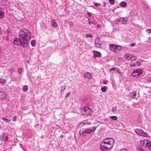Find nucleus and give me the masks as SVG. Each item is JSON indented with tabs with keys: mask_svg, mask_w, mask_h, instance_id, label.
I'll return each mask as SVG.
<instances>
[{
	"mask_svg": "<svg viewBox=\"0 0 151 151\" xmlns=\"http://www.w3.org/2000/svg\"><path fill=\"white\" fill-rule=\"evenodd\" d=\"M146 31L149 33H151V29H147L146 30Z\"/></svg>",
	"mask_w": 151,
	"mask_h": 151,
	"instance_id": "obj_42",
	"label": "nucleus"
},
{
	"mask_svg": "<svg viewBox=\"0 0 151 151\" xmlns=\"http://www.w3.org/2000/svg\"><path fill=\"white\" fill-rule=\"evenodd\" d=\"M109 118L111 119L112 120H116L117 119V117L115 116H110Z\"/></svg>",
	"mask_w": 151,
	"mask_h": 151,
	"instance_id": "obj_25",
	"label": "nucleus"
},
{
	"mask_svg": "<svg viewBox=\"0 0 151 151\" xmlns=\"http://www.w3.org/2000/svg\"><path fill=\"white\" fill-rule=\"evenodd\" d=\"M120 151H127V150L125 149H123L121 150Z\"/></svg>",
	"mask_w": 151,
	"mask_h": 151,
	"instance_id": "obj_44",
	"label": "nucleus"
},
{
	"mask_svg": "<svg viewBox=\"0 0 151 151\" xmlns=\"http://www.w3.org/2000/svg\"><path fill=\"white\" fill-rule=\"evenodd\" d=\"M6 95L4 92L2 91H0V99L3 100L5 97Z\"/></svg>",
	"mask_w": 151,
	"mask_h": 151,
	"instance_id": "obj_10",
	"label": "nucleus"
},
{
	"mask_svg": "<svg viewBox=\"0 0 151 151\" xmlns=\"http://www.w3.org/2000/svg\"><path fill=\"white\" fill-rule=\"evenodd\" d=\"M93 54L94 57H99L101 55V53L100 52L95 50L93 52Z\"/></svg>",
	"mask_w": 151,
	"mask_h": 151,
	"instance_id": "obj_12",
	"label": "nucleus"
},
{
	"mask_svg": "<svg viewBox=\"0 0 151 151\" xmlns=\"http://www.w3.org/2000/svg\"><path fill=\"white\" fill-rule=\"evenodd\" d=\"M96 129V127H94L91 129L84 128L81 129L79 132V134L81 136H86L87 134H89L92 132H94Z\"/></svg>",
	"mask_w": 151,
	"mask_h": 151,
	"instance_id": "obj_3",
	"label": "nucleus"
},
{
	"mask_svg": "<svg viewBox=\"0 0 151 151\" xmlns=\"http://www.w3.org/2000/svg\"><path fill=\"white\" fill-rule=\"evenodd\" d=\"M122 47L120 45V47H117L116 48V50L119 51L122 49Z\"/></svg>",
	"mask_w": 151,
	"mask_h": 151,
	"instance_id": "obj_31",
	"label": "nucleus"
},
{
	"mask_svg": "<svg viewBox=\"0 0 151 151\" xmlns=\"http://www.w3.org/2000/svg\"><path fill=\"white\" fill-rule=\"evenodd\" d=\"M63 137V135H61L60 136V137L61 138H62Z\"/></svg>",
	"mask_w": 151,
	"mask_h": 151,
	"instance_id": "obj_47",
	"label": "nucleus"
},
{
	"mask_svg": "<svg viewBox=\"0 0 151 151\" xmlns=\"http://www.w3.org/2000/svg\"><path fill=\"white\" fill-rule=\"evenodd\" d=\"M94 4L96 6H101V4L99 3H96L95 2H94Z\"/></svg>",
	"mask_w": 151,
	"mask_h": 151,
	"instance_id": "obj_34",
	"label": "nucleus"
},
{
	"mask_svg": "<svg viewBox=\"0 0 151 151\" xmlns=\"http://www.w3.org/2000/svg\"><path fill=\"white\" fill-rule=\"evenodd\" d=\"M136 95V92L134 91L132 93H130L129 94L128 96L132 98H134Z\"/></svg>",
	"mask_w": 151,
	"mask_h": 151,
	"instance_id": "obj_13",
	"label": "nucleus"
},
{
	"mask_svg": "<svg viewBox=\"0 0 151 151\" xmlns=\"http://www.w3.org/2000/svg\"><path fill=\"white\" fill-rule=\"evenodd\" d=\"M70 92H69V93H67V94H66L65 98L68 97L70 96Z\"/></svg>",
	"mask_w": 151,
	"mask_h": 151,
	"instance_id": "obj_41",
	"label": "nucleus"
},
{
	"mask_svg": "<svg viewBox=\"0 0 151 151\" xmlns=\"http://www.w3.org/2000/svg\"><path fill=\"white\" fill-rule=\"evenodd\" d=\"M1 27H0V32H1Z\"/></svg>",
	"mask_w": 151,
	"mask_h": 151,
	"instance_id": "obj_51",
	"label": "nucleus"
},
{
	"mask_svg": "<svg viewBox=\"0 0 151 151\" xmlns=\"http://www.w3.org/2000/svg\"><path fill=\"white\" fill-rule=\"evenodd\" d=\"M13 70H14V69L12 68H11L9 70V72L10 73H12Z\"/></svg>",
	"mask_w": 151,
	"mask_h": 151,
	"instance_id": "obj_38",
	"label": "nucleus"
},
{
	"mask_svg": "<svg viewBox=\"0 0 151 151\" xmlns=\"http://www.w3.org/2000/svg\"><path fill=\"white\" fill-rule=\"evenodd\" d=\"M31 45L32 46H34L35 45V40H32L31 41Z\"/></svg>",
	"mask_w": 151,
	"mask_h": 151,
	"instance_id": "obj_28",
	"label": "nucleus"
},
{
	"mask_svg": "<svg viewBox=\"0 0 151 151\" xmlns=\"http://www.w3.org/2000/svg\"><path fill=\"white\" fill-rule=\"evenodd\" d=\"M137 151H146L143 148L140 146H138L136 147Z\"/></svg>",
	"mask_w": 151,
	"mask_h": 151,
	"instance_id": "obj_19",
	"label": "nucleus"
},
{
	"mask_svg": "<svg viewBox=\"0 0 151 151\" xmlns=\"http://www.w3.org/2000/svg\"><path fill=\"white\" fill-rule=\"evenodd\" d=\"M96 45L97 47H99L101 46V45L100 44H96Z\"/></svg>",
	"mask_w": 151,
	"mask_h": 151,
	"instance_id": "obj_43",
	"label": "nucleus"
},
{
	"mask_svg": "<svg viewBox=\"0 0 151 151\" xmlns=\"http://www.w3.org/2000/svg\"><path fill=\"white\" fill-rule=\"evenodd\" d=\"M116 71H117L118 73H120V72L119 71V70L117 69V70H116Z\"/></svg>",
	"mask_w": 151,
	"mask_h": 151,
	"instance_id": "obj_48",
	"label": "nucleus"
},
{
	"mask_svg": "<svg viewBox=\"0 0 151 151\" xmlns=\"http://www.w3.org/2000/svg\"><path fill=\"white\" fill-rule=\"evenodd\" d=\"M146 146V147H148L149 150H151V142L150 141L148 140V143L147 142Z\"/></svg>",
	"mask_w": 151,
	"mask_h": 151,
	"instance_id": "obj_20",
	"label": "nucleus"
},
{
	"mask_svg": "<svg viewBox=\"0 0 151 151\" xmlns=\"http://www.w3.org/2000/svg\"><path fill=\"white\" fill-rule=\"evenodd\" d=\"M107 88V87L104 86L101 88V90L103 92H106Z\"/></svg>",
	"mask_w": 151,
	"mask_h": 151,
	"instance_id": "obj_22",
	"label": "nucleus"
},
{
	"mask_svg": "<svg viewBox=\"0 0 151 151\" xmlns=\"http://www.w3.org/2000/svg\"><path fill=\"white\" fill-rule=\"evenodd\" d=\"M90 124V123H89V124H88V123H83V125H86V124H87V125H88V124Z\"/></svg>",
	"mask_w": 151,
	"mask_h": 151,
	"instance_id": "obj_45",
	"label": "nucleus"
},
{
	"mask_svg": "<svg viewBox=\"0 0 151 151\" xmlns=\"http://www.w3.org/2000/svg\"><path fill=\"white\" fill-rule=\"evenodd\" d=\"M65 89V86H60V91L61 92L63 91Z\"/></svg>",
	"mask_w": 151,
	"mask_h": 151,
	"instance_id": "obj_24",
	"label": "nucleus"
},
{
	"mask_svg": "<svg viewBox=\"0 0 151 151\" xmlns=\"http://www.w3.org/2000/svg\"><path fill=\"white\" fill-rule=\"evenodd\" d=\"M28 86L27 85H24L23 87V90L24 91H26L28 90Z\"/></svg>",
	"mask_w": 151,
	"mask_h": 151,
	"instance_id": "obj_23",
	"label": "nucleus"
},
{
	"mask_svg": "<svg viewBox=\"0 0 151 151\" xmlns=\"http://www.w3.org/2000/svg\"><path fill=\"white\" fill-rule=\"evenodd\" d=\"M150 80L151 81V77L150 78Z\"/></svg>",
	"mask_w": 151,
	"mask_h": 151,
	"instance_id": "obj_53",
	"label": "nucleus"
},
{
	"mask_svg": "<svg viewBox=\"0 0 151 151\" xmlns=\"http://www.w3.org/2000/svg\"><path fill=\"white\" fill-rule=\"evenodd\" d=\"M141 63L138 62H137L136 63L131 65V66L132 67H137L138 66H140Z\"/></svg>",
	"mask_w": 151,
	"mask_h": 151,
	"instance_id": "obj_16",
	"label": "nucleus"
},
{
	"mask_svg": "<svg viewBox=\"0 0 151 151\" xmlns=\"http://www.w3.org/2000/svg\"><path fill=\"white\" fill-rule=\"evenodd\" d=\"M148 140H145L143 141L142 142L141 144L142 145V147H146V145L147 142L148 143Z\"/></svg>",
	"mask_w": 151,
	"mask_h": 151,
	"instance_id": "obj_18",
	"label": "nucleus"
},
{
	"mask_svg": "<svg viewBox=\"0 0 151 151\" xmlns=\"http://www.w3.org/2000/svg\"><path fill=\"white\" fill-rule=\"evenodd\" d=\"M88 14H89V15H90V13H88ZM89 16H90V15H89Z\"/></svg>",
	"mask_w": 151,
	"mask_h": 151,
	"instance_id": "obj_52",
	"label": "nucleus"
},
{
	"mask_svg": "<svg viewBox=\"0 0 151 151\" xmlns=\"http://www.w3.org/2000/svg\"><path fill=\"white\" fill-rule=\"evenodd\" d=\"M114 144L113 138L108 137L104 139L100 144V148L102 150L105 151L111 148Z\"/></svg>",
	"mask_w": 151,
	"mask_h": 151,
	"instance_id": "obj_2",
	"label": "nucleus"
},
{
	"mask_svg": "<svg viewBox=\"0 0 151 151\" xmlns=\"http://www.w3.org/2000/svg\"><path fill=\"white\" fill-rule=\"evenodd\" d=\"M104 6H105V5H106V3H105V2L104 3Z\"/></svg>",
	"mask_w": 151,
	"mask_h": 151,
	"instance_id": "obj_50",
	"label": "nucleus"
},
{
	"mask_svg": "<svg viewBox=\"0 0 151 151\" xmlns=\"http://www.w3.org/2000/svg\"><path fill=\"white\" fill-rule=\"evenodd\" d=\"M81 111H82V113H81L82 115L89 114L91 113V109L88 107H85L81 109Z\"/></svg>",
	"mask_w": 151,
	"mask_h": 151,
	"instance_id": "obj_4",
	"label": "nucleus"
},
{
	"mask_svg": "<svg viewBox=\"0 0 151 151\" xmlns=\"http://www.w3.org/2000/svg\"><path fill=\"white\" fill-rule=\"evenodd\" d=\"M124 57L125 59L129 60H135L137 58L136 56L129 53L125 55Z\"/></svg>",
	"mask_w": 151,
	"mask_h": 151,
	"instance_id": "obj_5",
	"label": "nucleus"
},
{
	"mask_svg": "<svg viewBox=\"0 0 151 151\" xmlns=\"http://www.w3.org/2000/svg\"><path fill=\"white\" fill-rule=\"evenodd\" d=\"M116 71H117L118 73H120V72L119 71V70L117 69V70H116Z\"/></svg>",
	"mask_w": 151,
	"mask_h": 151,
	"instance_id": "obj_49",
	"label": "nucleus"
},
{
	"mask_svg": "<svg viewBox=\"0 0 151 151\" xmlns=\"http://www.w3.org/2000/svg\"><path fill=\"white\" fill-rule=\"evenodd\" d=\"M31 34L28 29H23L20 30L19 33V38H15L14 40L15 45H21L22 47H27L28 44L27 38H30Z\"/></svg>",
	"mask_w": 151,
	"mask_h": 151,
	"instance_id": "obj_1",
	"label": "nucleus"
},
{
	"mask_svg": "<svg viewBox=\"0 0 151 151\" xmlns=\"http://www.w3.org/2000/svg\"><path fill=\"white\" fill-rule=\"evenodd\" d=\"M2 119L4 121L6 122H10L11 121L10 120H9L6 118H4V117L2 118Z\"/></svg>",
	"mask_w": 151,
	"mask_h": 151,
	"instance_id": "obj_29",
	"label": "nucleus"
},
{
	"mask_svg": "<svg viewBox=\"0 0 151 151\" xmlns=\"http://www.w3.org/2000/svg\"><path fill=\"white\" fill-rule=\"evenodd\" d=\"M127 3L124 1H123L121 2L119 4L120 6L122 7H125L127 6Z\"/></svg>",
	"mask_w": 151,
	"mask_h": 151,
	"instance_id": "obj_17",
	"label": "nucleus"
},
{
	"mask_svg": "<svg viewBox=\"0 0 151 151\" xmlns=\"http://www.w3.org/2000/svg\"><path fill=\"white\" fill-rule=\"evenodd\" d=\"M86 36L87 37H92V36L91 35V34H86Z\"/></svg>",
	"mask_w": 151,
	"mask_h": 151,
	"instance_id": "obj_37",
	"label": "nucleus"
},
{
	"mask_svg": "<svg viewBox=\"0 0 151 151\" xmlns=\"http://www.w3.org/2000/svg\"><path fill=\"white\" fill-rule=\"evenodd\" d=\"M117 109L116 107V106L115 107H113L111 109V111L112 112L114 113L116 111Z\"/></svg>",
	"mask_w": 151,
	"mask_h": 151,
	"instance_id": "obj_30",
	"label": "nucleus"
},
{
	"mask_svg": "<svg viewBox=\"0 0 151 151\" xmlns=\"http://www.w3.org/2000/svg\"><path fill=\"white\" fill-rule=\"evenodd\" d=\"M141 73V70H140L138 69L134 71L132 73V76L136 77H137Z\"/></svg>",
	"mask_w": 151,
	"mask_h": 151,
	"instance_id": "obj_7",
	"label": "nucleus"
},
{
	"mask_svg": "<svg viewBox=\"0 0 151 151\" xmlns=\"http://www.w3.org/2000/svg\"><path fill=\"white\" fill-rule=\"evenodd\" d=\"M134 132L137 134L144 137H146L147 134L145 132L143 131L140 129H136L135 130Z\"/></svg>",
	"mask_w": 151,
	"mask_h": 151,
	"instance_id": "obj_6",
	"label": "nucleus"
},
{
	"mask_svg": "<svg viewBox=\"0 0 151 151\" xmlns=\"http://www.w3.org/2000/svg\"><path fill=\"white\" fill-rule=\"evenodd\" d=\"M51 24L53 27H56L57 26V24L53 19H52L51 20Z\"/></svg>",
	"mask_w": 151,
	"mask_h": 151,
	"instance_id": "obj_15",
	"label": "nucleus"
},
{
	"mask_svg": "<svg viewBox=\"0 0 151 151\" xmlns=\"http://www.w3.org/2000/svg\"><path fill=\"white\" fill-rule=\"evenodd\" d=\"M119 22L121 24H126L127 22V20L126 18H121L118 20Z\"/></svg>",
	"mask_w": 151,
	"mask_h": 151,
	"instance_id": "obj_11",
	"label": "nucleus"
},
{
	"mask_svg": "<svg viewBox=\"0 0 151 151\" xmlns=\"http://www.w3.org/2000/svg\"><path fill=\"white\" fill-rule=\"evenodd\" d=\"M116 70H117V68L116 67H113L109 69L110 72H112L113 71H116Z\"/></svg>",
	"mask_w": 151,
	"mask_h": 151,
	"instance_id": "obj_27",
	"label": "nucleus"
},
{
	"mask_svg": "<svg viewBox=\"0 0 151 151\" xmlns=\"http://www.w3.org/2000/svg\"><path fill=\"white\" fill-rule=\"evenodd\" d=\"M109 46L110 50L114 51H117L116 48L117 47H120V45H115L113 44H110Z\"/></svg>",
	"mask_w": 151,
	"mask_h": 151,
	"instance_id": "obj_8",
	"label": "nucleus"
},
{
	"mask_svg": "<svg viewBox=\"0 0 151 151\" xmlns=\"http://www.w3.org/2000/svg\"><path fill=\"white\" fill-rule=\"evenodd\" d=\"M17 117L16 116H15L13 117L12 118V120L13 122H15L16 120Z\"/></svg>",
	"mask_w": 151,
	"mask_h": 151,
	"instance_id": "obj_36",
	"label": "nucleus"
},
{
	"mask_svg": "<svg viewBox=\"0 0 151 151\" xmlns=\"http://www.w3.org/2000/svg\"><path fill=\"white\" fill-rule=\"evenodd\" d=\"M97 28H99V27H100L101 26L99 24H98L97 25Z\"/></svg>",
	"mask_w": 151,
	"mask_h": 151,
	"instance_id": "obj_46",
	"label": "nucleus"
},
{
	"mask_svg": "<svg viewBox=\"0 0 151 151\" xmlns=\"http://www.w3.org/2000/svg\"><path fill=\"white\" fill-rule=\"evenodd\" d=\"M68 24L70 26H72L73 25V23L71 21H70L68 22Z\"/></svg>",
	"mask_w": 151,
	"mask_h": 151,
	"instance_id": "obj_39",
	"label": "nucleus"
},
{
	"mask_svg": "<svg viewBox=\"0 0 151 151\" xmlns=\"http://www.w3.org/2000/svg\"><path fill=\"white\" fill-rule=\"evenodd\" d=\"M6 82V81L2 78H0V83L4 85Z\"/></svg>",
	"mask_w": 151,
	"mask_h": 151,
	"instance_id": "obj_21",
	"label": "nucleus"
},
{
	"mask_svg": "<svg viewBox=\"0 0 151 151\" xmlns=\"http://www.w3.org/2000/svg\"><path fill=\"white\" fill-rule=\"evenodd\" d=\"M22 69L21 68H19L18 69V72L19 74H21L22 72Z\"/></svg>",
	"mask_w": 151,
	"mask_h": 151,
	"instance_id": "obj_32",
	"label": "nucleus"
},
{
	"mask_svg": "<svg viewBox=\"0 0 151 151\" xmlns=\"http://www.w3.org/2000/svg\"><path fill=\"white\" fill-rule=\"evenodd\" d=\"M150 65H151V62H150Z\"/></svg>",
	"mask_w": 151,
	"mask_h": 151,
	"instance_id": "obj_54",
	"label": "nucleus"
},
{
	"mask_svg": "<svg viewBox=\"0 0 151 151\" xmlns=\"http://www.w3.org/2000/svg\"><path fill=\"white\" fill-rule=\"evenodd\" d=\"M109 2L111 4H114V0H109Z\"/></svg>",
	"mask_w": 151,
	"mask_h": 151,
	"instance_id": "obj_33",
	"label": "nucleus"
},
{
	"mask_svg": "<svg viewBox=\"0 0 151 151\" xmlns=\"http://www.w3.org/2000/svg\"><path fill=\"white\" fill-rule=\"evenodd\" d=\"M136 44V43H131V44H130L129 45V46H130V47H133L134 46V45Z\"/></svg>",
	"mask_w": 151,
	"mask_h": 151,
	"instance_id": "obj_40",
	"label": "nucleus"
},
{
	"mask_svg": "<svg viewBox=\"0 0 151 151\" xmlns=\"http://www.w3.org/2000/svg\"><path fill=\"white\" fill-rule=\"evenodd\" d=\"M4 16V12L2 11H0V18H2Z\"/></svg>",
	"mask_w": 151,
	"mask_h": 151,
	"instance_id": "obj_26",
	"label": "nucleus"
},
{
	"mask_svg": "<svg viewBox=\"0 0 151 151\" xmlns=\"http://www.w3.org/2000/svg\"><path fill=\"white\" fill-rule=\"evenodd\" d=\"M83 77L84 78H87L88 79H91L92 78L91 74L88 72L85 73L83 75Z\"/></svg>",
	"mask_w": 151,
	"mask_h": 151,
	"instance_id": "obj_9",
	"label": "nucleus"
},
{
	"mask_svg": "<svg viewBox=\"0 0 151 151\" xmlns=\"http://www.w3.org/2000/svg\"><path fill=\"white\" fill-rule=\"evenodd\" d=\"M4 139L3 138V136H1L0 137V139L1 141H4L5 142H6L8 140V138L7 136H5L4 135Z\"/></svg>",
	"mask_w": 151,
	"mask_h": 151,
	"instance_id": "obj_14",
	"label": "nucleus"
},
{
	"mask_svg": "<svg viewBox=\"0 0 151 151\" xmlns=\"http://www.w3.org/2000/svg\"><path fill=\"white\" fill-rule=\"evenodd\" d=\"M88 23L90 25L91 24H94V25L96 24L94 22H91V21H89V20H88Z\"/></svg>",
	"mask_w": 151,
	"mask_h": 151,
	"instance_id": "obj_35",
	"label": "nucleus"
}]
</instances>
